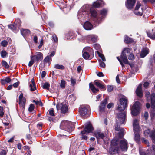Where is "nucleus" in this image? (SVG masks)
<instances>
[{"instance_id": "obj_1", "label": "nucleus", "mask_w": 155, "mask_h": 155, "mask_svg": "<svg viewBox=\"0 0 155 155\" xmlns=\"http://www.w3.org/2000/svg\"><path fill=\"white\" fill-rule=\"evenodd\" d=\"M118 143V142L115 139L112 140L111 141V147L110 149V151L111 153H118L120 149L123 151L127 150L128 146L127 141L125 139L120 140V148L117 146Z\"/></svg>"}, {"instance_id": "obj_2", "label": "nucleus", "mask_w": 155, "mask_h": 155, "mask_svg": "<svg viewBox=\"0 0 155 155\" xmlns=\"http://www.w3.org/2000/svg\"><path fill=\"white\" fill-rule=\"evenodd\" d=\"M126 114L125 113L123 112L118 114L117 116L116 121L117 125L115 126V129L116 131L120 130L122 132L123 131V129L118 127V125L122 124L124 123L126 119Z\"/></svg>"}, {"instance_id": "obj_3", "label": "nucleus", "mask_w": 155, "mask_h": 155, "mask_svg": "<svg viewBox=\"0 0 155 155\" xmlns=\"http://www.w3.org/2000/svg\"><path fill=\"white\" fill-rule=\"evenodd\" d=\"M72 125L71 122L64 120L61 123L60 127L61 129L67 130L68 131L70 132L73 130V128L72 127Z\"/></svg>"}, {"instance_id": "obj_4", "label": "nucleus", "mask_w": 155, "mask_h": 155, "mask_svg": "<svg viewBox=\"0 0 155 155\" xmlns=\"http://www.w3.org/2000/svg\"><path fill=\"white\" fill-rule=\"evenodd\" d=\"M130 50L128 48H124L121 53L120 56L121 59H122L123 62L127 64H128L130 65L131 67H132V64L129 63V62L126 55V54L130 53Z\"/></svg>"}, {"instance_id": "obj_5", "label": "nucleus", "mask_w": 155, "mask_h": 155, "mask_svg": "<svg viewBox=\"0 0 155 155\" xmlns=\"http://www.w3.org/2000/svg\"><path fill=\"white\" fill-rule=\"evenodd\" d=\"M91 50L89 47H86L84 48L82 51V55L85 59H91L94 54H91Z\"/></svg>"}, {"instance_id": "obj_6", "label": "nucleus", "mask_w": 155, "mask_h": 155, "mask_svg": "<svg viewBox=\"0 0 155 155\" xmlns=\"http://www.w3.org/2000/svg\"><path fill=\"white\" fill-rule=\"evenodd\" d=\"M120 104L117 108L120 111L124 110L127 106V99L126 97L122 98L120 99Z\"/></svg>"}, {"instance_id": "obj_7", "label": "nucleus", "mask_w": 155, "mask_h": 155, "mask_svg": "<svg viewBox=\"0 0 155 155\" xmlns=\"http://www.w3.org/2000/svg\"><path fill=\"white\" fill-rule=\"evenodd\" d=\"M56 107L57 110H60L62 114L67 113L68 110V106L66 104L63 103H58L57 104Z\"/></svg>"}, {"instance_id": "obj_8", "label": "nucleus", "mask_w": 155, "mask_h": 155, "mask_svg": "<svg viewBox=\"0 0 155 155\" xmlns=\"http://www.w3.org/2000/svg\"><path fill=\"white\" fill-rule=\"evenodd\" d=\"M96 137L97 139L101 138L103 140L104 143L105 144L108 143L109 139L106 135L101 132L98 131L95 133Z\"/></svg>"}, {"instance_id": "obj_9", "label": "nucleus", "mask_w": 155, "mask_h": 155, "mask_svg": "<svg viewBox=\"0 0 155 155\" xmlns=\"http://www.w3.org/2000/svg\"><path fill=\"white\" fill-rule=\"evenodd\" d=\"M89 109V106L82 105L80 108V111L81 114L83 116H84L88 113V111Z\"/></svg>"}, {"instance_id": "obj_10", "label": "nucleus", "mask_w": 155, "mask_h": 155, "mask_svg": "<svg viewBox=\"0 0 155 155\" xmlns=\"http://www.w3.org/2000/svg\"><path fill=\"white\" fill-rule=\"evenodd\" d=\"M93 130V129L91 124L89 123L87 125H86L85 129L84 130L81 131V134H84L86 133V132L89 133L91 132Z\"/></svg>"}, {"instance_id": "obj_11", "label": "nucleus", "mask_w": 155, "mask_h": 155, "mask_svg": "<svg viewBox=\"0 0 155 155\" xmlns=\"http://www.w3.org/2000/svg\"><path fill=\"white\" fill-rule=\"evenodd\" d=\"M141 6V4L138 2L135 7V10L134 11V14L137 15L141 16L143 14V9L142 8H141V11H137Z\"/></svg>"}, {"instance_id": "obj_12", "label": "nucleus", "mask_w": 155, "mask_h": 155, "mask_svg": "<svg viewBox=\"0 0 155 155\" xmlns=\"http://www.w3.org/2000/svg\"><path fill=\"white\" fill-rule=\"evenodd\" d=\"M19 104L21 107H22L23 109L25 107V104L26 101V99L23 97V94L21 93L19 97Z\"/></svg>"}, {"instance_id": "obj_13", "label": "nucleus", "mask_w": 155, "mask_h": 155, "mask_svg": "<svg viewBox=\"0 0 155 155\" xmlns=\"http://www.w3.org/2000/svg\"><path fill=\"white\" fill-rule=\"evenodd\" d=\"M136 2V0H127L126 3V6L129 9H131L134 5Z\"/></svg>"}, {"instance_id": "obj_14", "label": "nucleus", "mask_w": 155, "mask_h": 155, "mask_svg": "<svg viewBox=\"0 0 155 155\" xmlns=\"http://www.w3.org/2000/svg\"><path fill=\"white\" fill-rule=\"evenodd\" d=\"M94 83L97 87L101 89L104 88L106 89L105 86L104 84L101 81L96 80L94 81Z\"/></svg>"}, {"instance_id": "obj_15", "label": "nucleus", "mask_w": 155, "mask_h": 155, "mask_svg": "<svg viewBox=\"0 0 155 155\" xmlns=\"http://www.w3.org/2000/svg\"><path fill=\"white\" fill-rule=\"evenodd\" d=\"M104 4V2L102 0H97L94 2L93 4V5L94 7L99 8L103 6Z\"/></svg>"}, {"instance_id": "obj_16", "label": "nucleus", "mask_w": 155, "mask_h": 155, "mask_svg": "<svg viewBox=\"0 0 155 155\" xmlns=\"http://www.w3.org/2000/svg\"><path fill=\"white\" fill-rule=\"evenodd\" d=\"M142 84H140L138 86L136 90V92L137 96L141 97L143 96V92L142 90Z\"/></svg>"}, {"instance_id": "obj_17", "label": "nucleus", "mask_w": 155, "mask_h": 155, "mask_svg": "<svg viewBox=\"0 0 155 155\" xmlns=\"http://www.w3.org/2000/svg\"><path fill=\"white\" fill-rule=\"evenodd\" d=\"M32 57L34 59L35 58V61L37 62H38L39 61L42 60L43 58V54L41 52L37 53L36 55Z\"/></svg>"}, {"instance_id": "obj_18", "label": "nucleus", "mask_w": 155, "mask_h": 155, "mask_svg": "<svg viewBox=\"0 0 155 155\" xmlns=\"http://www.w3.org/2000/svg\"><path fill=\"white\" fill-rule=\"evenodd\" d=\"M84 28L87 30H91L93 28L92 25L89 22H86L84 25Z\"/></svg>"}, {"instance_id": "obj_19", "label": "nucleus", "mask_w": 155, "mask_h": 155, "mask_svg": "<svg viewBox=\"0 0 155 155\" xmlns=\"http://www.w3.org/2000/svg\"><path fill=\"white\" fill-rule=\"evenodd\" d=\"M149 50L148 48H143L140 54V56L142 58L145 57L149 53Z\"/></svg>"}, {"instance_id": "obj_20", "label": "nucleus", "mask_w": 155, "mask_h": 155, "mask_svg": "<svg viewBox=\"0 0 155 155\" xmlns=\"http://www.w3.org/2000/svg\"><path fill=\"white\" fill-rule=\"evenodd\" d=\"M8 28L11 29L12 31L15 33H17L18 31V29L16 28V25L15 24H11L8 25Z\"/></svg>"}, {"instance_id": "obj_21", "label": "nucleus", "mask_w": 155, "mask_h": 155, "mask_svg": "<svg viewBox=\"0 0 155 155\" xmlns=\"http://www.w3.org/2000/svg\"><path fill=\"white\" fill-rule=\"evenodd\" d=\"M107 103V99H105L101 103L100 106V110L101 111H103L105 108L106 105Z\"/></svg>"}, {"instance_id": "obj_22", "label": "nucleus", "mask_w": 155, "mask_h": 155, "mask_svg": "<svg viewBox=\"0 0 155 155\" xmlns=\"http://www.w3.org/2000/svg\"><path fill=\"white\" fill-rule=\"evenodd\" d=\"M21 34L23 36H27L30 34V31L28 29H22L21 30Z\"/></svg>"}, {"instance_id": "obj_23", "label": "nucleus", "mask_w": 155, "mask_h": 155, "mask_svg": "<svg viewBox=\"0 0 155 155\" xmlns=\"http://www.w3.org/2000/svg\"><path fill=\"white\" fill-rule=\"evenodd\" d=\"M151 107L153 109H155V94H152L151 97Z\"/></svg>"}, {"instance_id": "obj_24", "label": "nucleus", "mask_w": 155, "mask_h": 155, "mask_svg": "<svg viewBox=\"0 0 155 155\" xmlns=\"http://www.w3.org/2000/svg\"><path fill=\"white\" fill-rule=\"evenodd\" d=\"M89 85L90 88L91 89L93 93H95L99 91V89L97 88H96L94 85L91 83H90Z\"/></svg>"}, {"instance_id": "obj_25", "label": "nucleus", "mask_w": 155, "mask_h": 155, "mask_svg": "<svg viewBox=\"0 0 155 155\" xmlns=\"http://www.w3.org/2000/svg\"><path fill=\"white\" fill-rule=\"evenodd\" d=\"M134 139L137 142L140 141V137L139 134V132H134Z\"/></svg>"}, {"instance_id": "obj_26", "label": "nucleus", "mask_w": 155, "mask_h": 155, "mask_svg": "<svg viewBox=\"0 0 155 155\" xmlns=\"http://www.w3.org/2000/svg\"><path fill=\"white\" fill-rule=\"evenodd\" d=\"M11 79L8 77L4 79H2L1 80V82L2 84H5L6 83H9L11 81Z\"/></svg>"}, {"instance_id": "obj_27", "label": "nucleus", "mask_w": 155, "mask_h": 155, "mask_svg": "<svg viewBox=\"0 0 155 155\" xmlns=\"http://www.w3.org/2000/svg\"><path fill=\"white\" fill-rule=\"evenodd\" d=\"M140 104L139 102L136 101L132 106V108H135L139 110Z\"/></svg>"}, {"instance_id": "obj_28", "label": "nucleus", "mask_w": 155, "mask_h": 155, "mask_svg": "<svg viewBox=\"0 0 155 155\" xmlns=\"http://www.w3.org/2000/svg\"><path fill=\"white\" fill-rule=\"evenodd\" d=\"M132 109L131 113L134 116L137 115L138 113L139 109L135 108H132Z\"/></svg>"}, {"instance_id": "obj_29", "label": "nucleus", "mask_w": 155, "mask_h": 155, "mask_svg": "<svg viewBox=\"0 0 155 155\" xmlns=\"http://www.w3.org/2000/svg\"><path fill=\"white\" fill-rule=\"evenodd\" d=\"M134 132H139L140 131V128L139 125L133 126Z\"/></svg>"}, {"instance_id": "obj_30", "label": "nucleus", "mask_w": 155, "mask_h": 155, "mask_svg": "<svg viewBox=\"0 0 155 155\" xmlns=\"http://www.w3.org/2000/svg\"><path fill=\"white\" fill-rule=\"evenodd\" d=\"M54 68H55L63 70L64 69V67L62 65L56 64L54 65Z\"/></svg>"}, {"instance_id": "obj_31", "label": "nucleus", "mask_w": 155, "mask_h": 155, "mask_svg": "<svg viewBox=\"0 0 155 155\" xmlns=\"http://www.w3.org/2000/svg\"><path fill=\"white\" fill-rule=\"evenodd\" d=\"M66 81L65 80L62 79L61 81L60 87L62 88H64L65 87Z\"/></svg>"}, {"instance_id": "obj_32", "label": "nucleus", "mask_w": 155, "mask_h": 155, "mask_svg": "<svg viewBox=\"0 0 155 155\" xmlns=\"http://www.w3.org/2000/svg\"><path fill=\"white\" fill-rule=\"evenodd\" d=\"M2 65L4 67L6 68V69H8L9 67V66L8 65V64L7 62L3 60L2 61Z\"/></svg>"}, {"instance_id": "obj_33", "label": "nucleus", "mask_w": 155, "mask_h": 155, "mask_svg": "<svg viewBox=\"0 0 155 155\" xmlns=\"http://www.w3.org/2000/svg\"><path fill=\"white\" fill-rule=\"evenodd\" d=\"M90 12L91 15L94 17H96L97 15V13L95 10L90 9Z\"/></svg>"}, {"instance_id": "obj_34", "label": "nucleus", "mask_w": 155, "mask_h": 155, "mask_svg": "<svg viewBox=\"0 0 155 155\" xmlns=\"http://www.w3.org/2000/svg\"><path fill=\"white\" fill-rule=\"evenodd\" d=\"M29 87L30 88V90L31 91H34L35 89H36L35 85L30 84Z\"/></svg>"}, {"instance_id": "obj_35", "label": "nucleus", "mask_w": 155, "mask_h": 155, "mask_svg": "<svg viewBox=\"0 0 155 155\" xmlns=\"http://www.w3.org/2000/svg\"><path fill=\"white\" fill-rule=\"evenodd\" d=\"M50 86V84L47 82L45 83L43 85V88L45 89H48Z\"/></svg>"}, {"instance_id": "obj_36", "label": "nucleus", "mask_w": 155, "mask_h": 155, "mask_svg": "<svg viewBox=\"0 0 155 155\" xmlns=\"http://www.w3.org/2000/svg\"><path fill=\"white\" fill-rule=\"evenodd\" d=\"M34 58L32 56L31 58V60L29 61L28 64V66H31L34 63Z\"/></svg>"}, {"instance_id": "obj_37", "label": "nucleus", "mask_w": 155, "mask_h": 155, "mask_svg": "<svg viewBox=\"0 0 155 155\" xmlns=\"http://www.w3.org/2000/svg\"><path fill=\"white\" fill-rule=\"evenodd\" d=\"M97 52L99 56L101 58L102 60L104 61H105L106 59L105 58V57L102 54L99 53V52L98 51H97Z\"/></svg>"}, {"instance_id": "obj_38", "label": "nucleus", "mask_w": 155, "mask_h": 155, "mask_svg": "<svg viewBox=\"0 0 155 155\" xmlns=\"http://www.w3.org/2000/svg\"><path fill=\"white\" fill-rule=\"evenodd\" d=\"M34 108H35V106H34V105L32 104H31L30 105V107L28 109L29 111L31 112H32L33 111V110H34Z\"/></svg>"}, {"instance_id": "obj_39", "label": "nucleus", "mask_w": 155, "mask_h": 155, "mask_svg": "<svg viewBox=\"0 0 155 155\" xmlns=\"http://www.w3.org/2000/svg\"><path fill=\"white\" fill-rule=\"evenodd\" d=\"M39 46H38V48L39 49L43 45L44 41L43 39H41L39 41Z\"/></svg>"}, {"instance_id": "obj_40", "label": "nucleus", "mask_w": 155, "mask_h": 155, "mask_svg": "<svg viewBox=\"0 0 155 155\" xmlns=\"http://www.w3.org/2000/svg\"><path fill=\"white\" fill-rule=\"evenodd\" d=\"M7 53L5 51H2L1 53V56L2 57L4 58L6 56Z\"/></svg>"}, {"instance_id": "obj_41", "label": "nucleus", "mask_w": 155, "mask_h": 155, "mask_svg": "<svg viewBox=\"0 0 155 155\" xmlns=\"http://www.w3.org/2000/svg\"><path fill=\"white\" fill-rule=\"evenodd\" d=\"M147 35L151 39H155V34H153L152 35L151 33L150 34L147 32Z\"/></svg>"}, {"instance_id": "obj_42", "label": "nucleus", "mask_w": 155, "mask_h": 155, "mask_svg": "<svg viewBox=\"0 0 155 155\" xmlns=\"http://www.w3.org/2000/svg\"><path fill=\"white\" fill-rule=\"evenodd\" d=\"M51 60V58L48 56H47L44 59V61L45 63L49 62Z\"/></svg>"}, {"instance_id": "obj_43", "label": "nucleus", "mask_w": 155, "mask_h": 155, "mask_svg": "<svg viewBox=\"0 0 155 155\" xmlns=\"http://www.w3.org/2000/svg\"><path fill=\"white\" fill-rule=\"evenodd\" d=\"M107 10L106 9H103L101 11V14L102 16H104L107 12Z\"/></svg>"}, {"instance_id": "obj_44", "label": "nucleus", "mask_w": 155, "mask_h": 155, "mask_svg": "<svg viewBox=\"0 0 155 155\" xmlns=\"http://www.w3.org/2000/svg\"><path fill=\"white\" fill-rule=\"evenodd\" d=\"M49 114L52 116H54V109L53 108L49 110Z\"/></svg>"}, {"instance_id": "obj_45", "label": "nucleus", "mask_w": 155, "mask_h": 155, "mask_svg": "<svg viewBox=\"0 0 155 155\" xmlns=\"http://www.w3.org/2000/svg\"><path fill=\"white\" fill-rule=\"evenodd\" d=\"M128 58L130 60H133L134 59V55L132 53H130L128 56Z\"/></svg>"}, {"instance_id": "obj_46", "label": "nucleus", "mask_w": 155, "mask_h": 155, "mask_svg": "<svg viewBox=\"0 0 155 155\" xmlns=\"http://www.w3.org/2000/svg\"><path fill=\"white\" fill-rule=\"evenodd\" d=\"M100 67L104 68L105 67V64L101 61H99Z\"/></svg>"}, {"instance_id": "obj_47", "label": "nucleus", "mask_w": 155, "mask_h": 155, "mask_svg": "<svg viewBox=\"0 0 155 155\" xmlns=\"http://www.w3.org/2000/svg\"><path fill=\"white\" fill-rule=\"evenodd\" d=\"M146 96L147 97V100L148 101V100H150V94L149 92H146L145 94Z\"/></svg>"}, {"instance_id": "obj_48", "label": "nucleus", "mask_w": 155, "mask_h": 155, "mask_svg": "<svg viewBox=\"0 0 155 155\" xmlns=\"http://www.w3.org/2000/svg\"><path fill=\"white\" fill-rule=\"evenodd\" d=\"M88 38L90 39H97L98 37L95 35H89L88 36Z\"/></svg>"}, {"instance_id": "obj_49", "label": "nucleus", "mask_w": 155, "mask_h": 155, "mask_svg": "<svg viewBox=\"0 0 155 155\" xmlns=\"http://www.w3.org/2000/svg\"><path fill=\"white\" fill-rule=\"evenodd\" d=\"M4 114L2 107L0 106V117H2Z\"/></svg>"}, {"instance_id": "obj_50", "label": "nucleus", "mask_w": 155, "mask_h": 155, "mask_svg": "<svg viewBox=\"0 0 155 155\" xmlns=\"http://www.w3.org/2000/svg\"><path fill=\"white\" fill-rule=\"evenodd\" d=\"M150 136L152 138L153 142L155 143V131L153 132L152 135H150Z\"/></svg>"}, {"instance_id": "obj_51", "label": "nucleus", "mask_w": 155, "mask_h": 155, "mask_svg": "<svg viewBox=\"0 0 155 155\" xmlns=\"http://www.w3.org/2000/svg\"><path fill=\"white\" fill-rule=\"evenodd\" d=\"M107 90L108 92L111 91L113 89V87L112 86L108 85L107 86Z\"/></svg>"}, {"instance_id": "obj_52", "label": "nucleus", "mask_w": 155, "mask_h": 155, "mask_svg": "<svg viewBox=\"0 0 155 155\" xmlns=\"http://www.w3.org/2000/svg\"><path fill=\"white\" fill-rule=\"evenodd\" d=\"M150 132V131L149 129H147L145 130L144 132V134L145 136H147L149 134Z\"/></svg>"}, {"instance_id": "obj_53", "label": "nucleus", "mask_w": 155, "mask_h": 155, "mask_svg": "<svg viewBox=\"0 0 155 155\" xmlns=\"http://www.w3.org/2000/svg\"><path fill=\"white\" fill-rule=\"evenodd\" d=\"M133 126L134 125H139V122L138 120L137 119L134 120L133 121Z\"/></svg>"}, {"instance_id": "obj_54", "label": "nucleus", "mask_w": 155, "mask_h": 155, "mask_svg": "<svg viewBox=\"0 0 155 155\" xmlns=\"http://www.w3.org/2000/svg\"><path fill=\"white\" fill-rule=\"evenodd\" d=\"M142 141L143 143H146L147 146H149V143L148 142V141L145 138H142Z\"/></svg>"}, {"instance_id": "obj_55", "label": "nucleus", "mask_w": 155, "mask_h": 155, "mask_svg": "<svg viewBox=\"0 0 155 155\" xmlns=\"http://www.w3.org/2000/svg\"><path fill=\"white\" fill-rule=\"evenodd\" d=\"M1 44L3 47H5L7 46V42L6 40H4L1 42Z\"/></svg>"}, {"instance_id": "obj_56", "label": "nucleus", "mask_w": 155, "mask_h": 155, "mask_svg": "<svg viewBox=\"0 0 155 155\" xmlns=\"http://www.w3.org/2000/svg\"><path fill=\"white\" fill-rule=\"evenodd\" d=\"M71 81L72 85H74L76 84V80L75 79H74L71 78Z\"/></svg>"}, {"instance_id": "obj_57", "label": "nucleus", "mask_w": 155, "mask_h": 155, "mask_svg": "<svg viewBox=\"0 0 155 155\" xmlns=\"http://www.w3.org/2000/svg\"><path fill=\"white\" fill-rule=\"evenodd\" d=\"M133 41V39H125L124 42L127 43H132Z\"/></svg>"}, {"instance_id": "obj_58", "label": "nucleus", "mask_w": 155, "mask_h": 155, "mask_svg": "<svg viewBox=\"0 0 155 155\" xmlns=\"http://www.w3.org/2000/svg\"><path fill=\"white\" fill-rule=\"evenodd\" d=\"M117 58L118 59V60L120 62V64L123 67L124 66V65L122 62V61H122V59H121V60L120 59V58L118 57H117Z\"/></svg>"}, {"instance_id": "obj_59", "label": "nucleus", "mask_w": 155, "mask_h": 155, "mask_svg": "<svg viewBox=\"0 0 155 155\" xmlns=\"http://www.w3.org/2000/svg\"><path fill=\"white\" fill-rule=\"evenodd\" d=\"M6 152L5 150H3L1 152L0 155H6Z\"/></svg>"}, {"instance_id": "obj_60", "label": "nucleus", "mask_w": 155, "mask_h": 155, "mask_svg": "<svg viewBox=\"0 0 155 155\" xmlns=\"http://www.w3.org/2000/svg\"><path fill=\"white\" fill-rule=\"evenodd\" d=\"M113 106V104L112 103H109L107 106V107L110 109Z\"/></svg>"}, {"instance_id": "obj_61", "label": "nucleus", "mask_w": 155, "mask_h": 155, "mask_svg": "<svg viewBox=\"0 0 155 155\" xmlns=\"http://www.w3.org/2000/svg\"><path fill=\"white\" fill-rule=\"evenodd\" d=\"M149 84L148 82H146L144 83L143 86L147 88L149 86Z\"/></svg>"}, {"instance_id": "obj_62", "label": "nucleus", "mask_w": 155, "mask_h": 155, "mask_svg": "<svg viewBox=\"0 0 155 155\" xmlns=\"http://www.w3.org/2000/svg\"><path fill=\"white\" fill-rule=\"evenodd\" d=\"M82 134V136L81 137V138L82 140H86L87 139V137L86 136L84 135V134Z\"/></svg>"}, {"instance_id": "obj_63", "label": "nucleus", "mask_w": 155, "mask_h": 155, "mask_svg": "<svg viewBox=\"0 0 155 155\" xmlns=\"http://www.w3.org/2000/svg\"><path fill=\"white\" fill-rule=\"evenodd\" d=\"M116 79L117 83H120V81L119 79V75H117L116 76Z\"/></svg>"}, {"instance_id": "obj_64", "label": "nucleus", "mask_w": 155, "mask_h": 155, "mask_svg": "<svg viewBox=\"0 0 155 155\" xmlns=\"http://www.w3.org/2000/svg\"><path fill=\"white\" fill-rule=\"evenodd\" d=\"M150 115L152 118L154 117L155 116V112L154 111H153L151 112Z\"/></svg>"}]
</instances>
